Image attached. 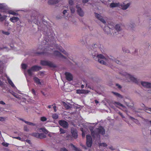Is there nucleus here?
I'll return each instance as SVG.
<instances>
[{
	"instance_id": "1",
	"label": "nucleus",
	"mask_w": 151,
	"mask_h": 151,
	"mask_svg": "<svg viewBox=\"0 0 151 151\" xmlns=\"http://www.w3.org/2000/svg\"><path fill=\"white\" fill-rule=\"evenodd\" d=\"M42 22L45 24L44 28L45 29H42V30L44 32V34L45 35V44H47L51 46L53 45L55 43L54 37L53 36V34L51 33L50 31V29L45 26L47 22L44 19H42Z\"/></svg>"
},
{
	"instance_id": "2",
	"label": "nucleus",
	"mask_w": 151,
	"mask_h": 151,
	"mask_svg": "<svg viewBox=\"0 0 151 151\" xmlns=\"http://www.w3.org/2000/svg\"><path fill=\"white\" fill-rule=\"evenodd\" d=\"M93 127L91 126L89 127L91 136L93 138H95L96 137H99L100 134H101L104 136L105 134V129L102 126H101L99 128H96L94 130H93Z\"/></svg>"
},
{
	"instance_id": "3",
	"label": "nucleus",
	"mask_w": 151,
	"mask_h": 151,
	"mask_svg": "<svg viewBox=\"0 0 151 151\" xmlns=\"http://www.w3.org/2000/svg\"><path fill=\"white\" fill-rule=\"evenodd\" d=\"M90 53L93 58L96 61H98L101 64L103 65H106V61H107V59L104 55L102 54H98L97 52L94 50H93V52L91 51Z\"/></svg>"
},
{
	"instance_id": "4",
	"label": "nucleus",
	"mask_w": 151,
	"mask_h": 151,
	"mask_svg": "<svg viewBox=\"0 0 151 151\" xmlns=\"http://www.w3.org/2000/svg\"><path fill=\"white\" fill-rule=\"evenodd\" d=\"M119 73L122 76H124L127 79V80L128 81V79H129L131 81L138 85H139L140 84V80L134 77L133 76L125 72H122Z\"/></svg>"
},
{
	"instance_id": "5",
	"label": "nucleus",
	"mask_w": 151,
	"mask_h": 151,
	"mask_svg": "<svg viewBox=\"0 0 151 151\" xmlns=\"http://www.w3.org/2000/svg\"><path fill=\"white\" fill-rule=\"evenodd\" d=\"M104 30L108 35L111 34L112 36H114L117 34L114 29L110 28V27L108 26L105 27L104 28Z\"/></svg>"
},
{
	"instance_id": "6",
	"label": "nucleus",
	"mask_w": 151,
	"mask_h": 151,
	"mask_svg": "<svg viewBox=\"0 0 151 151\" xmlns=\"http://www.w3.org/2000/svg\"><path fill=\"white\" fill-rule=\"evenodd\" d=\"M41 69L42 67L41 66L35 65L28 69L27 72L29 76H32V71H37Z\"/></svg>"
},
{
	"instance_id": "7",
	"label": "nucleus",
	"mask_w": 151,
	"mask_h": 151,
	"mask_svg": "<svg viewBox=\"0 0 151 151\" xmlns=\"http://www.w3.org/2000/svg\"><path fill=\"white\" fill-rule=\"evenodd\" d=\"M40 64L43 66H47L51 68H55L56 66L50 61L41 60Z\"/></svg>"
},
{
	"instance_id": "8",
	"label": "nucleus",
	"mask_w": 151,
	"mask_h": 151,
	"mask_svg": "<svg viewBox=\"0 0 151 151\" xmlns=\"http://www.w3.org/2000/svg\"><path fill=\"white\" fill-rule=\"evenodd\" d=\"M86 145L87 147L88 148L91 147L93 143L92 137L90 135H86Z\"/></svg>"
},
{
	"instance_id": "9",
	"label": "nucleus",
	"mask_w": 151,
	"mask_h": 151,
	"mask_svg": "<svg viewBox=\"0 0 151 151\" xmlns=\"http://www.w3.org/2000/svg\"><path fill=\"white\" fill-rule=\"evenodd\" d=\"M95 17L98 20L104 24L106 23V18L105 17L102 16L101 14L95 12L94 13Z\"/></svg>"
},
{
	"instance_id": "10",
	"label": "nucleus",
	"mask_w": 151,
	"mask_h": 151,
	"mask_svg": "<svg viewBox=\"0 0 151 151\" xmlns=\"http://www.w3.org/2000/svg\"><path fill=\"white\" fill-rule=\"evenodd\" d=\"M131 3L129 2L127 3L126 1H124L121 4L119 3V7L123 10L127 9L130 6Z\"/></svg>"
},
{
	"instance_id": "11",
	"label": "nucleus",
	"mask_w": 151,
	"mask_h": 151,
	"mask_svg": "<svg viewBox=\"0 0 151 151\" xmlns=\"http://www.w3.org/2000/svg\"><path fill=\"white\" fill-rule=\"evenodd\" d=\"M58 123L63 128L67 129L68 127V123L64 120H60L58 121Z\"/></svg>"
},
{
	"instance_id": "12",
	"label": "nucleus",
	"mask_w": 151,
	"mask_h": 151,
	"mask_svg": "<svg viewBox=\"0 0 151 151\" xmlns=\"http://www.w3.org/2000/svg\"><path fill=\"white\" fill-rule=\"evenodd\" d=\"M140 84L145 88H151V83L145 81H140Z\"/></svg>"
},
{
	"instance_id": "13",
	"label": "nucleus",
	"mask_w": 151,
	"mask_h": 151,
	"mask_svg": "<svg viewBox=\"0 0 151 151\" xmlns=\"http://www.w3.org/2000/svg\"><path fill=\"white\" fill-rule=\"evenodd\" d=\"M53 55L56 56L60 58L67 59L61 53L57 51H55L54 52Z\"/></svg>"
},
{
	"instance_id": "14",
	"label": "nucleus",
	"mask_w": 151,
	"mask_h": 151,
	"mask_svg": "<svg viewBox=\"0 0 151 151\" xmlns=\"http://www.w3.org/2000/svg\"><path fill=\"white\" fill-rule=\"evenodd\" d=\"M71 132L72 137L75 139H76L78 137V134L76 129L74 128H71Z\"/></svg>"
},
{
	"instance_id": "15",
	"label": "nucleus",
	"mask_w": 151,
	"mask_h": 151,
	"mask_svg": "<svg viewBox=\"0 0 151 151\" xmlns=\"http://www.w3.org/2000/svg\"><path fill=\"white\" fill-rule=\"evenodd\" d=\"M122 25L120 24H117L116 25L115 27V28L114 27L113 29H114L115 30V32H116V35L118 34L117 32L121 31L122 30Z\"/></svg>"
},
{
	"instance_id": "16",
	"label": "nucleus",
	"mask_w": 151,
	"mask_h": 151,
	"mask_svg": "<svg viewBox=\"0 0 151 151\" xmlns=\"http://www.w3.org/2000/svg\"><path fill=\"white\" fill-rule=\"evenodd\" d=\"M135 27V24L133 22H131L127 25V28L129 30H133Z\"/></svg>"
},
{
	"instance_id": "17",
	"label": "nucleus",
	"mask_w": 151,
	"mask_h": 151,
	"mask_svg": "<svg viewBox=\"0 0 151 151\" xmlns=\"http://www.w3.org/2000/svg\"><path fill=\"white\" fill-rule=\"evenodd\" d=\"M65 75L66 76V79L68 81H70L73 80V77L71 73L68 72H66L65 73Z\"/></svg>"
},
{
	"instance_id": "18",
	"label": "nucleus",
	"mask_w": 151,
	"mask_h": 151,
	"mask_svg": "<svg viewBox=\"0 0 151 151\" xmlns=\"http://www.w3.org/2000/svg\"><path fill=\"white\" fill-rule=\"evenodd\" d=\"M76 7L77 9V12L78 14L81 17L83 16L84 15V13L81 8L77 5L76 6Z\"/></svg>"
},
{
	"instance_id": "19",
	"label": "nucleus",
	"mask_w": 151,
	"mask_h": 151,
	"mask_svg": "<svg viewBox=\"0 0 151 151\" xmlns=\"http://www.w3.org/2000/svg\"><path fill=\"white\" fill-rule=\"evenodd\" d=\"M60 0H49L48 2L49 5H52L57 4L60 1Z\"/></svg>"
},
{
	"instance_id": "20",
	"label": "nucleus",
	"mask_w": 151,
	"mask_h": 151,
	"mask_svg": "<svg viewBox=\"0 0 151 151\" xmlns=\"http://www.w3.org/2000/svg\"><path fill=\"white\" fill-rule=\"evenodd\" d=\"M119 2L115 3L113 2L110 4L109 6L110 8H114L117 7H119Z\"/></svg>"
},
{
	"instance_id": "21",
	"label": "nucleus",
	"mask_w": 151,
	"mask_h": 151,
	"mask_svg": "<svg viewBox=\"0 0 151 151\" xmlns=\"http://www.w3.org/2000/svg\"><path fill=\"white\" fill-rule=\"evenodd\" d=\"M89 91L88 90H85L83 89L76 90V93L78 94L81 93H88Z\"/></svg>"
},
{
	"instance_id": "22",
	"label": "nucleus",
	"mask_w": 151,
	"mask_h": 151,
	"mask_svg": "<svg viewBox=\"0 0 151 151\" xmlns=\"http://www.w3.org/2000/svg\"><path fill=\"white\" fill-rule=\"evenodd\" d=\"M10 20L13 23L16 22L19 20V19L17 17H13L10 18Z\"/></svg>"
},
{
	"instance_id": "23",
	"label": "nucleus",
	"mask_w": 151,
	"mask_h": 151,
	"mask_svg": "<svg viewBox=\"0 0 151 151\" xmlns=\"http://www.w3.org/2000/svg\"><path fill=\"white\" fill-rule=\"evenodd\" d=\"M34 81L35 82L38 84L41 85L42 83L40 81V80L37 77H34L33 78Z\"/></svg>"
},
{
	"instance_id": "24",
	"label": "nucleus",
	"mask_w": 151,
	"mask_h": 151,
	"mask_svg": "<svg viewBox=\"0 0 151 151\" xmlns=\"http://www.w3.org/2000/svg\"><path fill=\"white\" fill-rule=\"evenodd\" d=\"M126 104L129 108H130L131 109H133L134 108V104L133 103H127V102L126 103Z\"/></svg>"
},
{
	"instance_id": "25",
	"label": "nucleus",
	"mask_w": 151,
	"mask_h": 151,
	"mask_svg": "<svg viewBox=\"0 0 151 151\" xmlns=\"http://www.w3.org/2000/svg\"><path fill=\"white\" fill-rule=\"evenodd\" d=\"M114 104L117 107H118L117 106V105H118V106H121L122 107H123V108H126V107L125 106H124L123 104H121L120 103H119V102H115L114 103Z\"/></svg>"
},
{
	"instance_id": "26",
	"label": "nucleus",
	"mask_w": 151,
	"mask_h": 151,
	"mask_svg": "<svg viewBox=\"0 0 151 151\" xmlns=\"http://www.w3.org/2000/svg\"><path fill=\"white\" fill-rule=\"evenodd\" d=\"M7 7L4 4H0V9L5 10L6 9Z\"/></svg>"
},
{
	"instance_id": "27",
	"label": "nucleus",
	"mask_w": 151,
	"mask_h": 151,
	"mask_svg": "<svg viewBox=\"0 0 151 151\" xmlns=\"http://www.w3.org/2000/svg\"><path fill=\"white\" fill-rule=\"evenodd\" d=\"M112 93L116 96L119 97V98L121 99L123 98V96H122L118 93L114 92H112Z\"/></svg>"
},
{
	"instance_id": "28",
	"label": "nucleus",
	"mask_w": 151,
	"mask_h": 151,
	"mask_svg": "<svg viewBox=\"0 0 151 151\" xmlns=\"http://www.w3.org/2000/svg\"><path fill=\"white\" fill-rule=\"evenodd\" d=\"M46 137V135L43 133H39V138L42 139Z\"/></svg>"
},
{
	"instance_id": "29",
	"label": "nucleus",
	"mask_w": 151,
	"mask_h": 151,
	"mask_svg": "<svg viewBox=\"0 0 151 151\" xmlns=\"http://www.w3.org/2000/svg\"><path fill=\"white\" fill-rule=\"evenodd\" d=\"M31 135L37 138H39V133L38 132L33 133Z\"/></svg>"
},
{
	"instance_id": "30",
	"label": "nucleus",
	"mask_w": 151,
	"mask_h": 151,
	"mask_svg": "<svg viewBox=\"0 0 151 151\" xmlns=\"http://www.w3.org/2000/svg\"><path fill=\"white\" fill-rule=\"evenodd\" d=\"M10 93L15 97H16L17 99H20V97H19V96L17 94L15 93L13 91H12V92H11Z\"/></svg>"
},
{
	"instance_id": "31",
	"label": "nucleus",
	"mask_w": 151,
	"mask_h": 151,
	"mask_svg": "<svg viewBox=\"0 0 151 151\" xmlns=\"http://www.w3.org/2000/svg\"><path fill=\"white\" fill-rule=\"evenodd\" d=\"M63 106L67 109H69L70 108V107L64 102H62Z\"/></svg>"
},
{
	"instance_id": "32",
	"label": "nucleus",
	"mask_w": 151,
	"mask_h": 151,
	"mask_svg": "<svg viewBox=\"0 0 151 151\" xmlns=\"http://www.w3.org/2000/svg\"><path fill=\"white\" fill-rule=\"evenodd\" d=\"M8 12H9V14H12L14 15L17 16L18 15V13L15 12H14L13 11H12V10H9L8 11Z\"/></svg>"
},
{
	"instance_id": "33",
	"label": "nucleus",
	"mask_w": 151,
	"mask_h": 151,
	"mask_svg": "<svg viewBox=\"0 0 151 151\" xmlns=\"http://www.w3.org/2000/svg\"><path fill=\"white\" fill-rule=\"evenodd\" d=\"M72 136L70 134H68L66 137V138L67 140H71L73 139Z\"/></svg>"
},
{
	"instance_id": "34",
	"label": "nucleus",
	"mask_w": 151,
	"mask_h": 151,
	"mask_svg": "<svg viewBox=\"0 0 151 151\" xmlns=\"http://www.w3.org/2000/svg\"><path fill=\"white\" fill-rule=\"evenodd\" d=\"M40 130H41L45 134H47L48 133V131L45 128H40Z\"/></svg>"
},
{
	"instance_id": "35",
	"label": "nucleus",
	"mask_w": 151,
	"mask_h": 151,
	"mask_svg": "<svg viewBox=\"0 0 151 151\" xmlns=\"http://www.w3.org/2000/svg\"><path fill=\"white\" fill-rule=\"evenodd\" d=\"M114 61L117 64H119V65H123V63H122V62L117 59H114Z\"/></svg>"
},
{
	"instance_id": "36",
	"label": "nucleus",
	"mask_w": 151,
	"mask_h": 151,
	"mask_svg": "<svg viewBox=\"0 0 151 151\" xmlns=\"http://www.w3.org/2000/svg\"><path fill=\"white\" fill-rule=\"evenodd\" d=\"M71 146L73 148V149L76 151H82L80 149L76 147L73 144H71Z\"/></svg>"
},
{
	"instance_id": "37",
	"label": "nucleus",
	"mask_w": 151,
	"mask_h": 151,
	"mask_svg": "<svg viewBox=\"0 0 151 151\" xmlns=\"http://www.w3.org/2000/svg\"><path fill=\"white\" fill-rule=\"evenodd\" d=\"M122 50L123 52L127 53H129V50L125 47H123L122 48Z\"/></svg>"
},
{
	"instance_id": "38",
	"label": "nucleus",
	"mask_w": 151,
	"mask_h": 151,
	"mask_svg": "<svg viewBox=\"0 0 151 151\" xmlns=\"http://www.w3.org/2000/svg\"><path fill=\"white\" fill-rule=\"evenodd\" d=\"M7 16L4 15L1 16V15L0 16V21L2 22L6 18Z\"/></svg>"
},
{
	"instance_id": "39",
	"label": "nucleus",
	"mask_w": 151,
	"mask_h": 151,
	"mask_svg": "<svg viewBox=\"0 0 151 151\" xmlns=\"http://www.w3.org/2000/svg\"><path fill=\"white\" fill-rule=\"evenodd\" d=\"M52 118L54 119H57L58 118V116L56 114H54L52 115Z\"/></svg>"
},
{
	"instance_id": "40",
	"label": "nucleus",
	"mask_w": 151,
	"mask_h": 151,
	"mask_svg": "<svg viewBox=\"0 0 151 151\" xmlns=\"http://www.w3.org/2000/svg\"><path fill=\"white\" fill-rule=\"evenodd\" d=\"M25 123L27 124L28 125H29L30 126H35L36 125V124L34 123H32V122H28L27 121V122H25Z\"/></svg>"
},
{
	"instance_id": "41",
	"label": "nucleus",
	"mask_w": 151,
	"mask_h": 151,
	"mask_svg": "<svg viewBox=\"0 0 151 151\" xmlns=\"http://www.w3.org/2000/svg\"><path fill=\"white\" fill-rule=\"evenodd\" d=\"M70 9L72 13L73 14L75 12V9L72 6H70Z\"/></svg>"
},
{
	"instance_id": "42",
	"label": "nucleus",
	"mask_w": 151,
	"mask_h": 151,
	"mask_svg": "<svg viewBox=\"0 0 151 151\" xmlns=\"http://www.w3.org/2000/svg\"><path fill=\"white\" fill-rule=\"evenodd\" d=\"M100 146H103V147H106L107 146V145L105 143H100L99 144Z\"/></svg>"
},
{
	"instance_id": "43",
	"label": "nucleus",
	"mask_w": 151,
	"mask_h": 151,
	"mask_svg": "<svg viewBox=\"0 0 151 151\" xmlns=\"http://www.w3.org/2000/svg\"><path fill=\"white\" fill-rule=\"evenodd\" d=\"M24 130L26 132H28L29 131V129H28L27 126L26 125H24Z\"/></svg>"
},
{
	"instance_id": "44",
	"label": "nucleus",
	"mask_w": 151,
	"mask_h": 151,
	"mask_svg": "<svg viewBox=\"0 0 151 151\" xmlns=\"http://www.w3.org/2000/svg\"><path fill=\"white\" fill-rule=\"evenodd\" d=\"M22 68L23 69H25L27 68V65L25 64H22Z\"/></svg>"
},
{
	"instance_id": "45",
	"label": "nucleus",
	"mask_w": 151,
	"mask_h": 151,
	"mask_svg": "<svg viewBox=\"0 0 151 151\" xmlns=\"http://www.w3.org/2000/svg\"><path fill=\"white\" fill-rule=\"evenodd\" d=\"M60 134H64L66 132L65 130L62 128L60 129Z\"/></svg>"
},
{
	"instance_id": "46",
	"label": "nucleus",
	"mask_w": 151,
	"mask_h": 151,
	"mask_svg": "<svg viewBox=\"0 0 151 151\" xmlns=\"http://www.w3.org/2000/svg\"><path fill=\"white\" fill-rule=\"evenodd\" d=\"M6 118L3 117H0V121L4 122L5 121Z\"/></svg>"
},
{
	"instance_id": "47",
	"label": "nucleus",
	"mask_w": 151,
	"mask_h": 151,
	"mask_svg": "<svg viewBox=\"0 0 151 151\" xmlns=\"http://www.w3.org/2000/svg\"><path fill=\"white\" fill-rule=\"evenodd\" d=\"M2 144L3 145V146L6 147H7L9 145L8 143H5L4 142H2Z\"/></svg>"
},
{
	"instance_id": "48",
	"label": "nucleus",
	"mask_w": 151,
	"mask_h": 151,
	"mask_svg": "<svg viewBox=\"0 0 151 151\" xmlns=\"http://www.w3.org/2000/svg\"><path fill=\"white\" fill-rule=\"evenodd\" d=\"M9 84L13 87H14L15 86L13 84V83L12 82V81H11L9 80Z\"/></svg>"
},
{
	"instance_id": "49",
	"label": "nucleus",
	"mask_w": 151,
	"mask_h": 151,
	"mask_svg": "<svg viewBox=\"0 0 151 151\" xmlns=\"http://www.w3.org/2000/svg\"><path fill=\"white\" fill-rule=\"evenodd\" d=\"M62 52L65 55H66L67 56H68L69 55L68 53L67 52H66L64 50H63Z\"/></svg>"
},
{
	"instance_id": "50",
	"label": "nucleus",
	"mask_w": 151,
	"mask_h": 151,
	"mask_svg": "<svg viewBox=\"0 0 151 151\" xmlns=\"http://www.w3.org/2000/svg\"><path fill=\"white\" fill-rule=\"evenodd\" d=\"M41 120L42 121H45L47 119L45 117H42L41 118Z\"/></svg>"
},
{
	"instance_id": "51",
	"label": "nucleus",
	"mask_w": 151,
	"mask_h": 151,
	"mask_svg": "<svg viewBox=\"0 0 151 151\" xmlns=\"http://www.w3.org/2000/svg\"><path fill=\"white\" fill-rule=\"evenodd\" d=\"M57 48L58 49V50H60V51L61 52L63 51V50H64L62 47H60V46H58Z\"/></svg>"
},
{
	"instance_id": "52",
	"label": "nucleus",
	"mask_w": 151,
	"mask_h": 151,
	"mask_svg": "<svg viewBox=\"0 0 151 151\" xmlns=\"http://www.w3.org/2000/svg\"><path fill=\"white\" fill-rule=\"evenodd\" d=\"M61 151H68V150L65 147H63L60 149Z\"/></svg>"
},
{
	"instance_id": "53",
	"label": "nucleus",
	"mask_w": 151,
	"mask_h": 151,
	"mask_svg": "<svg viewBox=\"0 0 151 151\" xmlns=\"http://www.w3.org/2000/svg\"><path fill=\"white\" fill-rule=\"evenodd\" d=\"M69 4L71 5H72L73 4V0H69Z\"/></svg>"
},
{
	"instance_id": "54",
	"label": "nucleus",
	"mask_w": 151,
	"mask_h": 151,
	"mask_svg": "<svg viewBox=\"0 0 151 151\" xmlns=\"http://www.w3.org/2000/svg\"><path fill=\"white\" fill-rule=\"evenodd\" d=\"M9 24V23L6 20L4 22V25L6 26L7 27L8 26Z\"/></svg>"
},
{
	"instance_id": "55",
	"label": "nucleus",
	"mask_w": 151,
	"mask_h": 151,
	"mask_svg": "<svg viewBox=\"0 0 151 151\" xmlns=\"http://www.w3.org/2000/svg\"><path fill=\"white\" fill-rule=\"evenodd\" d=\"M116 86L119 89H121L122 88V87L118 83L116 84Z\"/></svg>"
},
{
	"instance_id": "56",
	"label": "nucleus",
	"mask_w": 151,
	"mask_h": 151,
	"mask_svg": "<svg viewBox=\"0 0 151 151\" xmlns=\"http://www.w3.org/2000/svg\"><path fill=\"white\" fill-rule=\"evenodd\" d=\"M145 109L147 111H149L151 112V108H148V107H145Z\"/></svg>"
},
{
	"instance_id": "57",
	"label": "nucleus",
	"mask_w": 151,
	"mask_h": 151,
	"mask_svg": "<svg viewBox=\"0 0 151 151\" xmlns=\"http://www.w3.org/2000/svg\"><path fill=\"white\" fill-rule=\"evenodd\" d=\"M129 117L130 119H131L133 120H135L137 122H138V121L137 119L134 118L133 117H132L131 116H129Z\"/></svg>"
},
{
	"instance_id": "58",
	"label": "nucleus",
	"mask_w": 151,
	"mask_h": 151,
	"mask_svg": "<svg viewBox=\"0 0 151 151\" xmlns=\"http://www.w3.org/2000/svg\"><path fill=\"white\" fill-rule=\"evenodd\" d=\"M32 93L34 95H36V92L34 89H32Z\"/></svg>"
},
{
	"instance_id": "59",
	"label": "nucleus",
	"mask_w": 151,
	"mask_h": 151,
	"mask_svg": "<svg viewBox=\"0 0 151 151\" xmlns=\"http://www.w3.org/2000/svg\"><path fill=\"white\" fill-rule=\"evenodd\" d=\"M33 21L35 23H38V21L36 19H34Z\"/></svg>"
},
{
	"instance_id": "60",
	"label": "nucleus",
	"mask_w": 151,
	"mask_h": 151,
	"mask_svg": "<svg viewBox=\"0 0 151 151\" xmlns=\"http://www.w3.org/2000/svg\"><path fill=\"white\" fill-rule=\"evenodd\" d=\"M13 138L17 139L19 140H21V138L19 137H13Z\"/></svg>"
},
{
	"instance_id": "61",
	"label": "nucleus",
	"mask_w": 151,
	"mask_h": 151,
	"mask_svg": "<svg viewBox=\"0 0 151 151\" xmlns=\"http://www.w3.org/2000/svg\"><path fill=\"white\" fill-rule=\"evenodd\" d=\"M88 0H82V2L83 3H86L88 2Z\"/></svg>"
},
{
	"instance_id": "62",
	"label": "nucleus",
	"mask_w": 151,
	"mask_h": 151,
	"mask_svg": "<svg viewBox=\"0 0 151 151\" xmlns=\"http://www.w3.org/2000/svg\"><path fill=\"white\" fill-rule=\"evenodd\" d=\"M53 108L54 109V111L55 112H56L57 111V110L56 109V106H53Z\"/></svg>"
},
{
	"instance_id": "63",
	"label": "nucleus",
	"mask_w": 151,
	"mask_h": 151,
	"mask_svg": "<svg viewBox=\"0 0 151 151\" xmlns=\"http://www.w3.org/2000/svg\"><path fill=\"white\" fill-rule=\"evenodd\" d=\"M144 121H145V122L146 123H147V124H148V123L149 122V121L148 120V119H144Z\"/></svg>"
},
{
	"instance_id": "64",
	"label": "nucleus",
	"mask_w": 151,
	"mask_h": 151,
	"mask_svg": "<svg viewBox=\"0 0 151 151\" xmlns=\"http://www.w3.org/2000/svg\"><path fill=\"white\" fill-rule=\"evenodd\" d=\"M0 104H2L3 105H5V103L3 101H0Z\"/></svg>"
}]
</instances>
